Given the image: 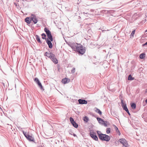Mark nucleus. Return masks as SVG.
Masks as SVG:
<instances>
[{"label":"nucleus","mask_w":147,"mask_h":147,"mask_svg":"<svg viewBox=\"0 0 147 147\" xmlns=\"http://www.w3.org/2000/svg\"><path fill=\"white\" fill-rule=\"evenodd\" d=\"M147 119V117H146V119ZM146 119L145 120H146Z\"/></svg>","instance_id":"49530a36"},{"label":"nucleus","mask_w":147,"mask_h":147,"mask_svg":"<svg viewBox=\"0 0 147 147\" xmlns=\"http://www.w3.org/2000/svg\"><path fill=\"white\" fill-rule=\"evenodd\" d=\"M123 147H128L129 145L128 144V143L127 144L125 145V144L124 145H123Z\"/></svg>","instance_id":"f704fd0d"},{"label":"nucleus","mask_w":147,"mask_h":147,"mask_svg":"<svg viewBox=\"0 0 147 147\" xmlns=\"http://www.w3.org/2000/svg\"><path fill=\"white\" fill-rule=\"evenodd\" d=\"M69 120L73 126L75 128H77L78 126V125L75 121L74 119L72 117H70Z\"/></svg>","instance_id":"6e6552de"},{"label":"nucleus","mask_w":147,"mask_h":147,"mask_svg":"<svg viewBox=\"0 0 147 147\" xmlns=\"http://www.w3.org/2000/svg\"><path fill=\"white\" fill-rule=\"evenodd\" d=\"M131 106L133 109H135L136 108V105L134 103H131Z\"/></svg>","instance_id":"dca6fc26"},{"label":"nucleus","mask_w":147,"mask_h":147,"mask_svg":"<svg viewBox=\"0 0 147 147\" xmlns=\"http://www.w3.org/2000/svg\"><path fill=\"white\" fill-rule=\"evenodd\" d=\"M134 78L131 76V75H129L128 78V80H133L134 79Z\"/></svg>","instance_id":"aec40b11"},{"label":"nucleus","mask_w":147,"mask_h":147,"mask_svg":"<svg viewBox=\"0 0 147 147\" xmlns=\"http://www.w3.org/2000/svg\"><path fill=\"white\" fill-rule=\"evenodd\" d=\"M30 94H27V96L28 98H29L30 99Z\"/></svg>","instance_id":"4c0bfd02"},{"label":"nucleus","mask_w":147,"mask_h":147,"mask_svg":"<svg viewBox=\"0 0 147 147\" xmlns=\"http://www.w3.org/2000/svg\"><path fill=\"white\" fill-rule=\"evenodd\" d=\"M146 92H147V89H146Z\"/></svg>","instance_id":"a18cd8bd"},{"label":"nucleus","mask_w":147,"mask_h":147,"mask_svg":"<svg viewBox=\"0 0 147 147\" xmlns=\"http://www.w3.org/2000/svg\"><path fill=\"white\" fill-rule=\"evenodd\" d=\"M24 21L28 25L30 24L32 30H34L37 26H35V25L37 23V17L36 15L34 14H31L30 17L26 18Z\"/></svg>","instance_id":"f257e3e1"},{"label":"nucleus","mask_w":147,"mask_h":147,"mask_svg":"<svg viewBox=\"0 0 147 147\" xmlns=\"http://www.w3.org/2000/svg\"><path fill=\"white\" fill-rule=\"evenodd\" d=\"M72 135H73L74 137H76L77 138V135L73 133L72 134Z\"/></svg>","instance_id":"ea45409f"},{"label":"nucleus","mask_w":147,"mask_h":147,"mask_svg":"<svg viewBox=\"0 0 147 147\" xmlns=\"http://www.w3.org/2000/svg\"><path fill=\"white\" fill-rule=\"evenodd\" d=\"M47 36L48 38L49 39H50L51 38H53V37H52V35H51V34H49L48 35H47Z\"/></svg>","instance_id":"cd10ccee"},{"label":"nucleus","mask_w":147,"mask_h":147,"mask_svg":"<svg viewBox=\"0 0 147 147\" xmlns=\"http://www.w3.org/2000/svg\"><path fill=\"white\" fill-rule=\"evenodd\" d=\"M114 125V126L116 132L117 133L119 132V131L117 127L116 126H115V125Z\"/></svg>","instance_id":"5701e85b"},{"label":"nucleus","mask_w":147,"mask_h":147,"mask_svg":"<svg viewBox=\"0 0 147 147\" xmlns=\"http://www.w3.org/2000/svg\"><path fill=\"white\" fill-rule=\"evenodd\" d=\"M37 85L38 86V87L40 89V90L42 91L44 90L43 87L41 83L40 82L39 80L37 78Z\"/></svg>","instance_id":"9d476101"},{"label":"nucleus","mask_w":147,"mask_h":147,"mask_svg":"<svg viewBox=\"0 0 147 147\" xmlns=\"http://www.w3.org/2000/svg\"><path fill=\"white\" fill-rule=\"evenodd\" d=\"M67 80L66 78H65L62 79V82L64 84L67 83Z\"/></svg>","instance_id":"412c9836"},{"label":"nucleus","mask_w":147,"mask_h":147,"mask_svg":"<svg viewBox=\"0 0 147 147\" xmlns=\"http://www.w3.org/2000/svg\"><path fill=\"white\" fill-rule=\"evenodd\" d=\"M111 129L109 128L106 129V132L107 134H109L110 132Z\"/></svg>","instance_id":"b1692460"},{"label":"nucleus","mask_w":147,"mask_h":147,"mask_svg":"<svg viewBox=\"0 0 147 147\" xmlns=\"http://www.w3.org/2000/svg\"><path fill=\"white\" fill-rule=\"evenodd\" d=\"M34 39L36 42V40H37V34L35 33L34 34Z\"/></svg>","instance_id":"7c9ffc66"},{"label":"nucleus","mask_w":147,"mask_h":147,"mask_svg":"<svg viewBox=\"0 0 147 147\" xmlns=\"http://www.w3.org/2000/svg\"><path fill=\"white\" fill-rule=\"evenodd\" d=\"M146 55L144 53H142L140 55V57L141 59H143L145 57Z\"/></svg>","instance_id":"f3484780"},{"label":"nucleus","mask_w":147,"mask_h":147,"mask_svg":"<svg viewBox=\"0 0 147 147\" xmlns=\"http://www.w3.org/2000/svg\"><path fill=\"white\" fill-rule=\"evenodd\" d=\"M42 38L44 39H47L46 38V35L45 33H42Z\"/></svg>","instance_id":"4be33fe9"},{"label":"nucleus","mask_w":147,"mask_h":147,"mask_svg":"<svg viewBox=\"0 0 147 147\" xmlns=\"http://www.w3.org/2000/svg\"><path fill=\"white\" fill-rule=\"evenodd\" d=\"M37 41L40 43H41V42L40 40V38L39 36L37 35Z\"/></svg>","instance_id":"2f4dec72"},{"label":"nucleus","mask_w":147,"mask_h":147,"mask_svg":"<svg viewBox=\"0 0 147 147\" xmlns=\"http://www.w3.org/2000/svg\"><path fill=\"white\" fill-rule=\"evenodd\" d=\"M99 138L102 141H105L106 142H108L110 139L109 136L105 134H102L99 135Z\"/></svg>","instance_id":"20e7f679"},{"label":"nucleus","mask_w":147,"mask_h":147,"mask_svg":"<svg viewBox=\"0 0 147 147\" xmlns=\"http://www.w3.org/2000/svg\"><path fill=\"white\" fill-rule=\"evenodd\" d=\"M75 71V67H73L72 70H71V73L72 74H74Z\"/></svg>","instance_id":"c85d7f7f"},{"label":"nucleus","mask_w":147,"mask_h":147,"mask_svg":"<svg viewBox=\"0 0 147 147\" xmlns=\"http://www.w3.org/2000/svg\"><path fill=\"white\" fill-rule=\"evenodd\" d=\"M44 55L50 58L54 63H58V60L55 57V55L54 54L50 52H46Z\"/></svg>","instance_id":"f03ea898"},{"label":"nucleus","mask_w":147,"mask_h":147,"mask_svg":"<svg viewBox=\"0 0 147 147\" xmlns=\"http://www.w3.org/2000/svg\"><path fill=\"white\" fill-rule=\"evenodd\" d=\"M125 111L127 112V113H128V114L129 115V116L130 115V114L129 112V111L128 109H127V110H126Z\"/></svg>","instance_id":"72a5a7b5"},{"label":"nucleus","mask_w":147,"mask_h":147,"mask_svg":"<svg viewBox=\"0 0 147 147\" xmlns=\"http://www.w3.org/2000/svg\"><path fill=\"white\" fill-rule=\"evenodd\" d=\"M79 45L77 43H72L70 45V46L73 50L76 51Z\"/></svg>","instance_id":"0eeeda50"},{"label":"nucleus","mask_w":147,"mask_h":147,"mask_svg":"<svg viewBox=\"0 0 147 147\" xmlns=\"http://www.w3.org/2000/svg\"><path fill=\"white\" fill-rule=\"evenodd\" d=\"M89 120L88 118L86 116H85L84 117V121L86 122H87Z\"/></svg>","instance_id":"6ab92c4d"},{"label":"nucleus","mask_w":147,"mask_h":147,"mask_svg":"<svg viewBox=\"0 0 147 147\" xmlns=\"http://www.w3.org/2000/svg\"><path fill=\"white\" fill-rule=\"evenodd\" d=\"M107 121H104V122H103L102 124L105 127L107 126Z\"/></svg>","instance_id":"bb28decb"},{"label":"nucleus","mask_w":147,"mask_h":147,"mask_svg":"<svg viewBox=\"0 0 147 147\" xmlns=\"http://www.w3.org/2000/svg\"><path fill=\"white\" fill-rule=\"evenodd\" d=\"M145 102L146 104H147V99L145 100Z\"/></svg>","instance_id":"c03bdc74"},{"label":"nucleus","mask_w":147,"mask_h":147,"mask_svg":"<svg viewBox=\"0 0 147 147\" xmlns=\"http://www.w3.org/2000/svg\"><path fill=\"white\" fill-rule=\"evenodd\" d=\"M86 50L85 47L82 45L79 44L76 51V53L79 54L83 55L85 52Z\"/></svg>","instance_id":"7ed1b4c3"},{"label":"nucleus","mask_w":147,"mask_h":147,"mask_svg":"<svg viewBox=\"0 0 147 147\" xmlns=\"http://www.w3.org/2000/svg\"><path fill=\"white\" fill-rule=\"evenodd\" d=\"M34 81L37 84V78H35L34 79Z\"/></svg>","instance_id":"e433bc0d"},{"label":"nucleus","mask_w":147,"mask_h":147,"mask_svg":"<svg viewBox=\"0 0 147 147\" xmlns=\"http://www.w3.org/2000/svg\"><path fill=\"white\" fill-rule=\"evenodd\" d=\"M121 106L123 109L125 111L127 110L128 108L127 107L126 104L125 103H124L123 102V100H121Z\"/></svg>","instance_id":"f8f14e48"},{"label":"nucleus","mask_w":147,"mask_h":147,"mask_svg":"<svg viewBox=\"0 0 147 147\" xmlns=\"http://www.w3.org/2000/svg\"><path fill=\"white\" fill-rule=\"evenodd\" d=\"M135 30H134L132 31V32L131 34V36H132L133 37H134V35L135 34Z\"/></svg>","instance_id":"a878e982"},{"label":"nucleus","mask_w":147,"mask_h":147,"mask_svg":"<svg viewBox=\"0 0 147 147\" xmlns=\"http://www.w3.org/2000/svg\"><path fill=\"white\" fill-rule=\"evenodd\" d=\"M119 142L121 143L123 145L127 144V140L124 138H121L119 140Z\"/></svg>","instance_id":"9b49d317"},{"label":"nucleus","mask_w":147,"mask_h":147,"mask_svg":"<svg viewBox=\"0 0 147 147\" xmlns=\"http://www.w3.org/2000/svg\"><path fill=\"white\" fill-rule=\"evenodd\" d=\"M79 103L80 104H86L87 103V100L82 99H79L78 100Z\"/></svg>","instance_id":"1a4fd4ad"},{"label":"nucleus","mask_w":147,"mask_h":147,"mask_svg":"<svg viewBox=\"0 0 147 147\" xmlns=\"http://www.w3.org/2000/svg\"><path fill=\"white\" fill-rule=\"evenodd\" d=\"M18 4V3H14V4L15 5V6L16 7L17 9H18L20 7Z\"/></svg>","instance_id":"c756f323"},{"label":"nucleus","mask_w":147,"mask_h":147,"mask_svg":"<svg viewBox=\"0 0 147 147\" xmlns=\"http://www.w3.org/2000/svg\"><path fill=\"white\" fill-rule=\"evenodd\" d=\"M96 119L100 124H102L103 122H104L103 119L99 117H97Z\"/></svg>","instance_id":"2eb2a0df"},{"label":"nucleus","mask_w":147,"mask_h":147,"mask_svg":"<svg viewBox=\"0 0 147 147\" xmlns=\"http://www.w3.org/2000/svg\"><path fill=\"white\" fill-rule=\"evenodd\" d=\"M49 40V41H51V42L53 41V38L50 39Z\"/></svg>","instance_id":"79ce46f5"},{"label":"nucleus","mask_w":147,"mask_h":147,"mask_svg":"<svg viewBox=\"0 0 147 147\" xmlns=\"http://www.w3.org/2000/svg\"><path fill=\"white\" fill-rule=\"evenodd\" d=\"M142 45V46L147 45V41L146 42H145L144 44H143Z\"/></svg>","instance_id":"58836bf2"},{"label":"nucleus","mask_w":147,"mask_h":147,"mask_svg":"<svg viewBox=\"0 0 147 147\" xmlns=\"http://www.w3.org/2000/svg\"><path fill=\"white\" fill-rule=\"evenodd\" d=\"M23 134L26 138V139L30 141H33L34 142V139L31 136L27 133L25 132L24 131H23Z\"/></svg>","instance_id":"423d86ee"},{"label":"nucleus","mask_w":147,"mask_h":147,"mask_svg":"<svg viewBox=\"0 0 147 147\" xmlns=\"http://www.w3.org/2000/svg\"><path fill=\"white\" fill-rule=\"evenodd\" d=\"M96 132H97V134H98V137H99V136H99L100 135V134H102V133H101V131H97Z\"/></svg>","instance_id":"393cba45"},{"label":"nucleus","mask_w":147,"mask_h":147,"mask_svg":"<svg viewBox=\"0 0 147 147\" xmlns=\"http://www.w3.org/2000/svg\"><path fill=\"white\" fill-rule=\"evenodd\" d=\"M90 136L95 141L98 140V138L96 135V134L95 132L93 130H90Z\"/></svg>","instance_id":"39448f33"},{"label":"nucleus","mask_w":147,"mask_h":147,"mask_svg":"<svg viewBox=\"0 0 147 147\" xmlns=\"http://www.w3.org/2000/svg\"><path fill=\"white\" fill-rule=\"evenodd\" d=\"M44 31L45 32L47 35L51 34L50 31L47 28H44Z\"/></svg>","instance_id":"4468645a"},{"label":"nucleus","mask_w":147,"mask_h":147,"mask_svg":"<svg viewBox=\"0 0 147 147\" xmlns=\"http://www.w3.org/2000/svg\"><path fill=\"white\" fill-rule=\"evenodd\" d=\"M117 133L118 134V135H119V136H120V135L121 134H120V133L119 131V132H118Z\"/></svg>","instance_id":"37998d69"},{"label":"nucleus","mask_w":147,"mask_h":147,"mask_svg":"<svg viewBox=\"0 0 147 147\" xmlns=\"http://www.w3.org/2000/svg\"><path fill=\"white\" fill-rule=\"evenodd\" d=\"M69 133L70 134L72 135V134L73 133L71 130H70L69 131Z\"/></svg>","instance_id":"473e14b6"},{"label":"nucleus","mask_w":147,"mask_h":147,"mask_svg":"<svg viewBox=\"0 0 147 147\" xmlns=\"http://www.w3.org/2000/svg\"><path fill=\"white\" fill-rule=\"evenodd\" d=\"M96 112L98 113L100 115H102V112L99 109L97 108Z\"/></svg>","instance_id":"a211bd4d"},{"label":"nucleus","mask_w":147,"mask_h":147,"mask_svg":"<svg viewBox=\"0 0 147 147\" xmlns=\"http://www.w3.org/2000/svg\"><path fill=\"white\" fill-rule=\"evenodd\" d=\"M66 79L67 80V83H68L70 81V80L69 78H66Z\"/></svg>","instance_id":"c9c22d12"},{"label":"nucleus","mask_w":147,"mask_h":147,"mask_svg":"<svg viewBox=\"0 0 147 147\" xmlns=\"http://www.w3.org/2000/svg\"><path fill=\"white\" fill-rule=\"evenodd\" d=\"M101 30H102V32H103L105 31H109V30H104L103 29V28H102Z\"/></svg>","instance_id":"a19ab883"},{"label":"nucleus","mask_w":147,"mask_h":147,"mask_svg":"<svg viewBox=\"0 0 147 147\" xmlns=\"http://www.w3.org/2000/svg\"><path fill=\"white\" fill-rule=\"evenodd\" d=\"M46 42L47 43L50 49H52L53 47V44L51 41H49L48 39H46Z\"/></svg>","instance_id":"ddd939ff"}]
</instances>
